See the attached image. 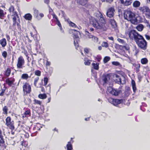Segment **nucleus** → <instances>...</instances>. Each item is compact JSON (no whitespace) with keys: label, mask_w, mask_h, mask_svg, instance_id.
<instances>
[{"label":"nucleus","mask_w":150,"mask_h":150,"mask_svg":"<svg viewBox=\"0 0 150 150\" xmlns=\"http://www.w3.org/2000/svg\"><path fill=\"white\" fill-rule=\"evenodd\" d=\"M125 19L130 21L132 23L135 24L137 22V19L134 13L130 10H126L124 13Z\"/></svg>","instance_id":"nucleus-2"},{"label":"nucleus","mask_w":150,"mask_h":150,"mask_svg":"<svg viewBox=\"0 0 150 150\" xmlns=\"http://www.w3.org/2000/svg\"><path fill=\"white\" fill-rule=\"evenodd\" d=\"M6 125L11 130L14 129V123L10 117H8L6 119Z\"/></svg>","instance_id":"nucleus-7"},{"label":"nucleus","mask_w":150,"mask_h":150,"mask_svg":"<svg viewBox=\"0 0 150 150\" xmlns=\"http://www.w3.org/2000/svg\"><path fill=\"white\" fill-rule=\"evenodd\" d=\"M5 14V13H4L3 10H0V18L4 17Z\"/></svg>","instance_id":"nucleus-40"},{"label":"nucleus","mask_w":150,"mask_h":150,"mask_svg":"<svg viewBox=\"0 0 150 150\" xmlns=\"http://www.w3.org/2000/svg\"><path fill=\"white\" fill-rule=\"evenodd\" d=\"M57 24L61 30H62V27L61 26V24L60 23L59 21H57Z\"/></svg>","instance_id":"nucleus-48"},{"label":"nucleus","mask_w":150,"mask_h":150,"mask_svg":"<svg viewBox=\"0 0 150 150\" xmlns=\"http://www.w3.org/2000/svg\"><path fill=\"white\" fill-rule=\"evenodd\" d=\"M5 90L4 89H2L1 90V92L0 93V96H3L4 95V92Z\"/></svg>","instance_id":"nucleus-52"},{"label":"nucleus","mask_w":150,"mask_h":150,"mask_svg":"<svg viewBox=\"0 0 150 150\" xmlns=\"http://www.w3.org/2000/svg\"><path fill=\"white\" fill-rule=\"evenodd\" d=\"M0 44L2 47H4L7 45V42L5 38H4L0 40Z\"/></svg>","instance_id":"nucleus-16"},{"label":"nucleus","mask_w":150,"mask_h":150,"mask_svg":"<svg viewBox=\"0 0 150 150\" xmlns=\"http://www.w3.org/2000/svg\"><path fill=\"white\" fill-rule=\"evenodd\" d=\"M4 143V141L3 138V137L2 135L0 136V144H3Z\"/></svg>","instance_id":"nucleus-43"},{"label":"nucleus","mask_w":150,"mask_h":150,"mask_svg":"<svg viewBox=\"0 0 150 150\" xmlns=\"http://www.w3.org/2000/svg\"><path fill=\"white\" fill-rule=\"evenodd\" d=\"M144 28V26L142 24H139L138 25L137 27L136 28L138 30L141 31H142Z\"/></svg>","instance_id":"nucleus-31"},{"label":"nucleus","mask_w":150,"mask_h":150,"mask_svg":"<svg viewBox=\"0 0 150 150\" xmlns=\"http://www.w3.org/2000/svg\"><path fill=\"white\" fill-rule=\"evenodd\" d=\"M44 1L45 3L48 4L49 3L50 0H44Z\"/></svg>","instance_id":"nucleus-54"},{"label":"nucleus","mask_w":150,"mask_h":150,"mask_svg":"<svg viewBox=\"0 0 150 150\" xmlns=\"http://www.w3.org/2000/svg\"><path fill=\"white\" fill-rule=\"evenodd\" d=\"M35 75L38 76H40L41 75V72L39 70H36L35 71Z\"/></svg>","instance_id":"nucleus-44"},{"label":"nucleus","mask_w":150,"mask_h":150,"mask_svg":"<svg viewBox=\"0 0 150 150\" xmlns=\"http://www.w3.org/2000/svg\"><path fill=\"white\" fill-rule=\"evenodd\" d=\"M108 39L110 40H113V38L112 37H108Z\"/></svg>","instance_id":"nucleus-58"},{"label":"nucleus","mask_w":150,"mask_h":150,"mask_svg":"<svg viewBox=\"0 0 150 150\" xmlns=\"http://www.w3.org/2000/svg\"><path fill=\"white\" fill-rule=\"evenodd\" d=\"M51 64L50 62L48 61H47L46 63V65L47 66H49Z\"/></svg>","instance_id":"nucleus-55"},{"label":"nucleus","mask_w":150,"mask_h":150,"mask_svg":"<svg viewBox=\"0 0 150 150\" xmlns=\"http://www.w3.org/2000/svg\"><path fill=\"white\" fill-rule=\"evenodd\" d=\"M9 11L11 14L13 16V17H18L17 13L15 10H9Z\"/></svg>","instance_id":"nucleus-24"},{"label":"nucleus","mask_w":150,"mask_h":150,"mask_svg":"<svg viewBox=\"0 0 150 150\" xmlns=\"http://www.w3.org/2000/svg\"><path fill=\"white\" fill-rule=\"evenodd\" d=\"M13 25H18L20 23V21L18 17H13Z\"/></svg>","instance_id":"nucleus-11"},{"label":"nucleus","mask_w":150,"mask_h":150,"mask_svg":"<svg viewBox=\"0 0 150 150\" xmlns=\"http://www.w3.org/2000/svg\"><path fill=\"white\" fill-rule=\"evenodd\" d=\"M140 4V2L137 1H135L133 3V6L134 7H137L139 6Z\"/></svg>","instance_id":"nucleus-34"},{"label":"nucleus","mask_w":150,"mask_h":150,"mask_svg":"<svg viewBox=\"0 0 150 150\" xmlns=\"http://www.w3.org/2000/svg\"><path fill=\"white\" fill-rule=\"evenodd\" d=\"M110 23L112 27L113 28H115L117 26V24L115 21L113 19H111L110 21Z\"/></svg>","instance_id":"nucleus-25"},{"label":"nucleus","mask_w":150,"mask_h":150,"mask_svg":"<svg viewBox=\"0 0 150 150\" xmlns=\"http://www.w3.org/2000/svg\"><path fill=\"white\" fill-rule=\"evenodd\" d=\"M89 50H90L89 49L87 48H85L84 49V51L86 53H88L89 52Z\"/></svg>","instance_id":"nucleus-51"},{"label":"nucleus","mask_w":150,"mask_h":150,"mask_svg":"<svg viewBox=\"0 0 150 150\" xmlns=\"http://www.w3.org/2000/svg\"><path fill=\"white\" fill-rule=\"evenodd\" d=\"M145 37L148 40H149L150 39V37L148 35H145Z\"/></svg>","instance_id":"nucleus-56"},{"label":"nucleus","mask_w":150,"mask_h":150,"mask_svg":"<svg viewBox=\"0 0 150 150\" xmlns=\"http://www.w3.org/2000/svg\"><path fill=\"white\" fill-rule=\"evenodd\" d=\"M6 38L7 40L8 41H9L10 39V37L8 35H6Z\"/></svg>","instance_id":"nucleus-57"},{"label":"nucleus","mask_w":150,"mask_h":150,"mask_svg":"<svg viewBox=\"0 0 150 150\" xmlns=\"http://www.w3.org/2000/svg\"><path fill=\"white\" fill-rule=\"evenodd\" d=\"M72 32L74 33V43L76 49H78L77 47L79 46L78 42L79 41L78 35H80V33L79 31L75 29L72 30Z\"/></svg>","instance_id":"nucleus-4"},{"label":"nucleus","mask_w":150,"mask_h":150,"mask_svg":"<svg viewBox=\"0 0 150 150\" xmlns=\"http://www.w3.org/2000/svg\"><path fill=\"white\" fill-rule=\"evenodd\" d=\"M94 16L97 19L96 20L94 17L90 16L89 17V21L93 27L97 29L102 31H105L107 29V25L106 20L102 14L98 11L95 13Z\"/></svg>","instance_id":"nucleus-1"},{"label":"nucleus","mask_w":150,"mask_h":150,"mask_svg":"<svg viewBox=\"0 0 150 150\" xmlns=\"http://www.w3.org/2000/svg\"><path fill=\"white\" fill-rule=\"evenodd\" d=\"M90 31H93L94 30V29L93 28H90Z\"/></svg>","instance_id":"nucleus-63"},{"label":"nucleus","mask_w":150,"mask_h":150,"mask_svg":"<svg viewBox=\"0 0 150 150\" xmlns=\"http://www.w3.org/2000/svg\"><path fill=\"white\" fill-rule=\"evenodd\" d=\"M92 39V40L94 42H98V39L96 37H95V36H93Z\"/></svg>","instance_id":"nucleus-46"},{"label":"nucleus","mask_w":150,"mask_h":150,"mask_svg":"<svg viewBox=\"0 0 150 150\" xmlns=\"http://www.w3.org/2000/svg\"><path fill=\"white\" fill-rule=\"evenodd\" d=\"M8 110V108L7 106H4L3 108V114H4L7 115Z\"/></svg>","instance_id":"nucleus-33"},{"label":"nucleus","mask_w":150,"mask_h":150,"mask_svg":"<svg viewBox=\"0 0 150 150\" xmlns=\"http://www.w3.org/2000/svg\"><path fill=\"white\" fill-rule=\"evenodd\" d=\"M101 45L102 47H105L106 48L108 47V44L106 42H103L102 43Z\"/></svg>","instance_id":"nucleus-39"},{"label":"nucleus","mask_w":150,"mask_h":150,"mask_svg":"<svg viewBox=\"0 0 150 150\" xmlns=\"http://www.w3.org/2000/svg\"><path fill=\"white\" fill-rule=\"evenodd\" d=\"M2 55L4 58H6L7 56V53L6 51H4L2 53Z\"/></svg>","instance_id":"nucleus-41"},{"label":"nucleus","mask_w":150,"mask_h":150,"mask_svg":"<svg viewBox=\"0 0 150 150\" xmlns=\"http://www.w3.org/2000/svg\"><path fill=\"white\" fill-rule=\"evenodd\" d=\"M51 98H48V103H49L50 101V100H51Z\"/></svg>","instance_id":"nucleus-62"},{"label":"nucleus","mask_w":150,"mask_h":150,"mask_svg":"<svg viewBox=\"0 0 150 150\" xmlns=\"http://www.w3.org/2000/svg\"><path fill=\"white\" fill-rule=\"evenodd\" d=\"M110 59V58L109 57H105L104 59V62L105 63H107L108 61H109Z\"/></svg>","instance_id":"nucleus-38"},{"label":"nucleus","mask_w":150,"mask_h":150,"mask_svg":"<svg viewBox=\"0 0 150 150\" xmlns=\"http://www.w3.org/2000/svg\"><path fill=\"white\" fill-rule=\"evenodd\" d=\"M68 22L70 26L75 28H77L79 30H80L81 29V26H79L78 27L74 23H73L71 21H68Z\"/></svg>","instance_id":"nucleus-15"},{"label":"nucleus","mask_w":150,"mask_h":150,"mask_svg":"<svg viewBox=\"0 0 150 150\" xmlns=\"http://www.w3.org/2000/svg\"><path fill=\"white\" fill-rule=\"evenodd\" d=\"M33 104H37L39 105H41L42 104V102L39 100L35 99L33 100Z\"/></svg>","instance_id":"nucleus-35"},{"label":"nucleus","mask_w":150,"mask_h":150,"mask_svg":"<svg viewBox=\"0 0 150 150\" xmlns=\"http://www.w3.org/2000/svg\"><path fill=\"white\" fill-rule=\"evenodd\" d=\"M35 16L38 19L40 20L44 16V14L42 13H40L38 15H36L35 14Z\"/></svg>","instance_id":"nucleus-36"},{"label":"nucleus","mask_w":150,"mask_h":150,"mask_svg":"<svg viewBox=\"0 0 150 150\" xmlns=\"http://www.w3.org/2000/svg\"><path fill=\"white\" fill-rule=\"evenodd\" d=\"M25 63V60L21 56L19 57L17 59V67L18 69H22L24 67Z\"/></svg>","instance_id":"nucleus-6"},{"label":"nucleus","mask_w":150,"mask_h":150,"mask_svg":"<svg viewBox=\"0 0 150 150\" xmlns=\"http://www.w3.org/2000/svg\"><path fill=\"white\" fill-rule=\"evenodd\" d=\"M112 64L115 66H119L120 65V63L117 62H112Z\"/></svg>","instance_id":"nucleus-47"},{"label":"nucleus","mask_w":150,"mask_h":150,"mask_svg":"<svg viewBox=\"0 0 150 150\" xmlns=\"http://www.w3.org/2000/svg\"><path fill=\"white\" fill-rule=\"evenodd\" d=\"M30 77L27 74H23L21 76L22 79H23L27 80Z\"/></svg>","instance_id":"nucleus-32"},{"label":"nucleus","mask_w":150,"mask_h":150,"mask_svg":"<svg viewBox=\"0 0 150 150\" xmlns=\"http://www.w3.org/2000/svg\"><path fill=\"white\" fill-rule=\"evenodd\" d=\"M15 81L14 78H8L6 80V82L8 85L11 86Z\"/></svg>","instance_id":"nucleus-13"},{"label":"nucleus","mask_w":150,"mask_h":150,"mask_svg":"<svg viewBox=\"0 0 150 150\" xmlns=\"http://www.w3.org/2000/svg\"><path fill=\"white\" fill-rule=\"evenodd\" d=\"M38 97L41 99H45L47 98V96L46 94H40L38 95Z\"/></svg>","instance_id":"nucleus-30"},{"label":"nucleus","mask_w":150,"mask_h":150,"mask_svg":"<svg viewBox=\"0 0 150 150\" xmlns=\"http://www.w3.org/2000/svg\"><path fill=\"white\" fill-rule=\"evenodd\" d=\"M141 35L134 30H131L129 33V36L130 39H134L135 41L139 38V36Z\"/></svg>","instance_id":"nucleus-5"},{"label":"nucleus","mask_w":150,"mask_h":150,"mask_svg":"<svg viewBox=\"0 0 150 150\" xmlns=\"http://www.w3.org/2000/svg\"><path fill=\"white\" fill-rule=\"evenodd\" d=\"M109 79V76L108 75H103L102 77V79L105 83H106Z\"/></svg>","instance_id":"nucleus-19"},{"label":"nucleus","mask_w":150,"mask_h":150,"mask_svg":"<svg viewBox=\"0 0 150 150\" xmlns=\"http://www.w3.org/2000/svg\"><path fill=\"white\" fill-rule=\"evenodd\" d=\"M30 34L31 36V37H33V36H34V35H33V33H32V32H31V33H30Z\"/></svg>","instance_id":"nucleus-64"},{"label":"nucleus","mask_w":150,"mask_h":150,"mask_svg":"<svg viewBox=\"0 0 150 150\" xmlns=\"http://www.w3.org/2000/svg\"><path fill=\"white\" fill-rule=\"evenodd\" d=\"M99 64L98 63H93L92 64L93 68L96 70H98L99 69Z\"/></svg>","instance_id":"nucleus-28"},{"label":"nucleus","mask_w":150,"mask_h":150,"mask_svg":"<svg viewBox=\"0 0 150 150\" xmlns=\"http://www.w3.org/2000/svg\"><path fill=\"white\" fill-rule=\"evenodd\" d=\"M24 18L27 20H30L32 18V16L31 14L28 13L25 14L24 16Z\"/></svg>","instance_id":"nucleus-29"},{"label":"nucleus","mask_w":150,"mask_h":150,"mask_svg":"<svg viewBox=\"0 0 150 150\" xmlns=\"http://www.w3.org/2000/svg\"><path fill=\"white\" fill-rule=\"evenodd\" d=\"M148 59L146 58H143L141 60V63L142 64H146L148 62Z\"/></svg>","instance_id":"nucleus-26"},{"label":"nucleus","mask_w":150,"mask_h":150,"mask_svg":"<svg viewBox=\"0 0 150 150\" xmlns=\"http://www.w3.org/2000/svg\"><path fill=\"white\" fill-rule=\"evenodd\" d=\"M132 84L133 91L134 92H135L137 90V88L135 82L134 80H132Z\"/></svg>","instance_id":"nucleus-27"},{"label":"nucleus","mask_w":150,"mask_h":150,"mask_svg":"<svg viewBox=\"0 0 150 150\" xmlns=\"http://www.w3.org/2000/svg\"><path fill=\"white\" fill-rule=\"evenodd\" d=\"M87 0H78L77 1L78 3H79L81 5H85L87 2Z\"/></svg>","instance_id":"nucleus-21"},{"label":"nucleus","mask_w":150,"mask_h":150,"mask_svg":"<svg viewBox=\"0 0 150 150\" xmlns=\"http://www.w3.org/2000/svg\"><path fill=\"white\" fill-rule=\"evenodd\" d=\"M91 60H86L85 59L84 60V64L86 65H89L91 64Z\"/></svg>","instance_id":"nucleus-37"},{"label":"nucleus","mask_w":150,"mask_h":150,"mask_svg":"<svg viewBox=\"0 0 150 150\" xmlns=\"http://www.w3.org/2000/svg\"><path fill=\"white\" fill-rule=\"evenodd\" d=\"M22 146H24L25 147L28 144V143L26 142H22L21 144Z\"/></svg>","instance_id":"nucleus-50"},{"label":"nucleus","mask_w":150,"mask_h":150,"mask_svg":"<svg viewBox=\"0 0 150 150\" xmlns=\"http://www.w3.org/2000/svg\"><path fill=\"white\" fill-rule=\"evenodd\" d=\"M26 37L27 38H28V41L29 42H32V41L31 40H30L29 38L28 37V36H27Z\"/></svg>","instance_id":"nucleus-61"},{"label":"nucleus","mask_w":150,"mask_h":150,"mask_svg":"<svg viewBox=\"0 0 150 150\" xmlns=\"http://www.w3.org/2000/svg\"><path fill=\"white\" fill-rule=\"evenodd\" d=\"M24 54L26 57H28V54L27 52V51H25Z\"/></svg>","instance_id":"nucleus-60"},{"label":"nucleus","mask_w":150,"mask_h":150,"mask_svg":"<svg viewBox=\"0 0 150 150\" xmlns=\"http://www.w3.org/2000/svg\"><path fill=\"white\" fill-rule=\"evenodd\" d=\"M114 77V78H116V81L117 83H122L121 78L117 74H115V75Z\"/></svg>","instance_id":"nucleus-18"},{"label":"nucleus","mask_w":150,"mask_h":150,"mask_svg":"<svg viewBox=\"0 0 150 150\" xmlns=\"http://www.w3.org/2000/svg\"><path fill=\"white\" fill-rule=\"evenodd\" d=\"M39 79V78L38 77H37L35 78L34 79V85L36 86V84L37 82L38 81V80Z\"/></svg>","instance_id":"nucleus-45"},{"label":"nucleus","mask_w":150,"mask_h":150,"mask_svg":"<svg viewBox=\"0 0 150 150\" xmlns=\"http://www.w3.org/2000/svg\"><path fill=\"white\" fill-rule=\"evenodd\" d=\"M23 90L25 94H29L31 91V86L27 82L25 83L23 86Z\"/></svg>","instance_id":"nucleus-8"},{"label":"nucleus","mask_w":150,"mask_h":150,"mask_svg":"<svg viewBox=\"0 0 150 150\" xmlns=\"http://www.w3.org/2000/svg\"><path fill=\"white\" fill-rule=\"evenodd\" d=\"M30 110L28 109L26 110L23 115V117L24 118L27 117L28 115H30Z\"/></svg>","instance_id":"nucleus-22"},{"label":"nucleus","mask_w":150,"mask_h":150,"mask_svg":"<svg viewBox=\"0 0 150 150\" xmlns=\"http://www.w3.org/2000/svg\"><path fill=\"white\" fill-rule=\"evenodd\" d=\"M142 11L143 14L147 17L149 18L150 17V10H142Z\"/></svg>","instance_id":"nucleus-17"},{"label":"nucleus","mask_w":150,"mask_h":150,"mask_svg":"<svg viewBox=\"0 0 150 150\" xmlns=\"http://www.w3.org/2000/svg\"><path fill=\"white\" fill-rule=\"evenodd\" d=\"M107 91L111 94L115 96L118 95L120 93V91L114 89L110 87L108 88Z\"/></svg>","instance_id":"nucleus-10"},{"label":"nucleus","mask_w":150,"mask_h":150,"mask_svg":"<svg viewBox=\"0 0 150 150\" xmlns=\"http://www.w3.org/2000/svg\"><path fill=\"white\" fill-rule=\"evenodd\" d=\"M121 3L124 5L128 6L132 3L131 0H120Z\"/></svg>","instance_id":"nucleus-12"},{"label":"nucleus","mask_w":150,"mask_h":150,"mask_svg":"<svg viewBox=\"0 0 150 150\" xmlns=\"http://www.w3.org/2000/svg\"><path fill=\"white\" fill-rule=\"evenodd\" d=\"M136 66L137 67V68H138V69H139V68L140 67V65L139 64H137L136 65Z\"/></svg>","instance_id":"nucleus-59"},{"label":"nucleus","mask_w":150,"mask_h":150,"mask_svg":"<svg viewBox=\"0 0 150 150\" xmlns=\"http://www.w3.org/2000/svg\"><path fill=\"white\" fill-rule=\"evenodd\" d=\"M115 10H108L106 14L108 17L111 18L113 16Z\"/></svg>","instance_id":"nucleus-14"},{"label":"nucleus","mask_w":150,"mask_h":150,"mask_svg":"<svg viewBox=\"0 0 150 150\" xmlns=\"http://www.w3.org/2000/svg\"><path fill=\"white\" fill-rule=\"evenodd\" d=\"M138 46L141 49L146 50L147 47V42L141 35L139 36V38L135 41Z\"/></svg>","instance_id":"nucleus-3"},{"label":"nucleus","mask_w":150,"mask_h":150,"mask_svg":"<svg viewBox=\"0 0 150 150\" xmlns=\"http://www.w3.org/2000/svg\"><path fill=\"white\" fill-rule=\"evenodd\" d=\"M48 79L47 77H45L44 78V85L45 86L47 84L48 82Z\"/></svg>","instance_id":"nucleus-42"},{"label":"nucleus","mask_w":150,"mask_h":150,"mask_svg":"<svg viewBox=\"0 0 150 150\" xmlns=\"http://www.w3.org/2000/svg\"><path fill=\"white\" fill-rule=\"evenodd\" d=\"M108 100L110 103L115 106L123 102V100L122 99H114L112 98H110Z\"/></svg>","instance_id":"nucleus-9"},{"label":"nucleus","mask_w":150,"mask_h":150,"mask_svg":"<svg viewBox=\"0 0 150 150\" xmlns=\"http://www.w3.org/2000/svg\"><path fill=\"white\" fill-rule=\"evenodd\" d=\"M117 40L118 41H119L121 43H123L124 42V40H122L118 38L117 39Z\"/></svg>","instance_id":"nucleus-53"},{"label":"nucleus","mask_w":150,"mask_h":150,"mask_svg":"<svg viewBox=\"0 0 150 150\" xmlns=\"http://www.w3.org/2000/svg\"><path fill=\"white\" fill-rule=\"evenodd\" d=\"M11 72V69L10 68H8L5 72L4 75L6 77H8L10 75Z\"/></svg>","instance_id":"nucleus-23"},{"label":"nucleus","mask_w":150,"mask_h":150,"mask_svg":"<svg viewBox=\"0 0 150 150\" xmlns=\"http://www.w3.org/2000/svg\"><path fill=\"white\" fill-rule=\"evenodd\" d=\"M86 32H87L88 33V34L87 35V36L88 37V38H92L93 37V36L92 35H91L88 32V31H86Z\"/></svg>","instance_id":"nucleus-49"},{"label":"nucleus","mask_w":150,"mask_h":150,"mask_svg":"<svg viewBox=\"0 0 150 150\" xmlns=\"http://www.w3.org/2000/svg\"><path fill=\"white\" fill-rule=\"evenodd\" d=\"M67 150H72L73 147L71 143L69 142H68L66 145Z\"/></svg>","instance_id":"nucleus-20"}]
</instances>
